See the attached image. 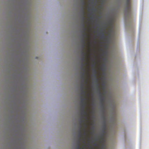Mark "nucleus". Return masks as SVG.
<instances>
[{
  "instance_id": "nucleus-4",
  "label": "nucleus",
  "mask_w": 149,
  "mask_h": 149,
  "mask_svg": "<svg viewBox=\"0 0 149 149\" xmlns=\"http://www.w3.org/2000/svg\"><path fill=\"white\" fill-rule=\"evenodd\" d=\"M87 88V87H84V86H81V92L83 96L81 97V99L82 100L84 98L85 100H86L87 98H86V96L88 97V95L86 91H85V89Z\"/></svg>"
},
{
  "instance_id": "nucleus-22",
  "label": "nucleus",
  "mask_w": 149,
  "mask_h": 149,
  "mask_svg": "<svg viewBox=\"0 0 149 149\" xmlns=\"http://www.w3.org/2000/svg\"><path fill=\"white\" fill-rule=\"evenodd\" d=\"M91 49H90V51H91Z\"/></svg>"
},
{
  "instance_id": "nucleus-6",
  "label": "nucleus",
  "mask_w": 149,
  "mask_h": 149,
  "mask_svg": "<svg viewBox=\"0 0 149 149\" xmlns=\"http://www.w3.org/2000/svg\"><path fill=\"white\" fill-rule=\"evenodd\" d=\"M86 79V77H81V86H87V82L86 81L85 83V80Z\"/></svg>"
},
{
  "instance_id": "nucleus-15",
  "label": "nucleus",
  "mask_w": 149,
  "mask_h": 149,
  "mask_svg": "<svg viewBox=\"0 0 149 149\" xmlns=\"http://www.w3.org/2000/svg\"><path fill=\"white\" fill-rule=\"evenodd\" d=\"M101 33L103 34V35L101 36V38H104V33L103 32H102Z\"/></svg>"
},
{
  "instance_id": "nucleus-7",
  "label": "nucleus",
  "mask_w": 149,
  "mask_h": 149,
  "mask_svg": "<svg viewBox=\"0 0 149 149\" xmlns=\"http://www.w3.org/2000/svg\"><path fill=\"white\" fill-rule=\"evenodd\" d=\"M84 65L83 64L82 65V67H81V69L82 70V72H81V77H86V70L84 68Z\"/></svg>"
},
{
  "instance_id": "nucleus-1",
  "label": "nucleus",
  "mask_w": 149,
  "mask_h": 149,
  "mask_svg": "<svg viewBox=\"0 0 149 149\" xmlns=\"http://www.w3.org/2000/svg\"><path fill=\"white\" fill-rule=\"evenodd\" d=\"M86 100L84 98L81 100V104L80 115L81 117L79 122V124L80 128H82L84 127H86L87 125V124L89 123L91 124L92 120L89 119L88 116V114L86 111L85 110L86 107V105L87 104Z\"/></svg>"
},
{
  "instance_id": "nucleus-17",
  "label": "nucleus",
  "mask_w": 149,
  "mask_h": 149,
  "mask_svg": "<svg viewBox=\"0 0 149 149\" xmlns=\"http://www.w3.org/2000/svg\"><path fill=\"white\" fill-rule=\"evenodd\" d=\"M83 19H85V17H83Z\"/></svg>"
},
{
  "instance_id": "nucleus-16",
  "label": "nucleus",
  "mask_w": 149,
  "mask_h": 149,
  "mask_svg": "<svg viewBox=\"0 0 149 149\" xmlns=\"http://www.w3.org/2000/svg\"><path fill=\"white\" fill-rule=\"evenodd\" d=\"M79 130H84H84H81V129Z\"/></svg>"
},
{
  "instance_id": "nucleus-20",
  "label": "nucleus",
  "mask_w": 149,
  "mask_h": 149,
  "mask_svg": "<svg viewBox=\"0 0 149 149\" xmlns=\"http://www.w3.org/2000/svg\"><path fill=\"white\" fill-rule=\"evenodd\" d=\"M97 86H99V84H97Z\"/></svg>"
},
{
  "instance_id": "nucleus-19",
  "label": "nucleus",
  "mask_w": 149,
  "mask_h": 149,
  "mask_svg": "<svg viewBox=\"0 0 149 149\" xmlns=\"http://www.w3.org/2000/svg\"><path fill=\"white\" fill-rule=\"evenodd\" d=\"M93 66H94L95 65V64H93Z\"/></svg>"
},
{
  "instance_id": "nucleus-12",
  "label": "nucleus",
  "mask_w": 149,
  "mask_h": 149,
  "mask_svg": "<svg viewBox=\"0 0 149 149\" xmlns=\"http://www.w3.org/2000/svg\"><path fill=\"white\" fill-rule=\"evenodd\" d=\"M82 13L83 16H84L85 14V11H84V10L83 8H82Z\"/></svg>"
},
{
  "instance_id": "nucleus-3",
  "label": "nucleus",
  "mask_w": 149,
  "mask_h": 149,
  "mask_svg": "<svg viewBox=\"0 0 149 149\" xmlns=\"http://www.w3.org/2000/svg\"><path fill=\"white\" fill-rule=\"evenodd\" d=\"M126 16L127 18L132 19V15L130 0H126Z\"/></svg>"
},
{
  "instance_id": "nucleus-23",
  "label": "nucleus",
  "mask_w": 149,
  "mask_h": 149,
  "mask_svg": "<svg viewBox=\"0 0 149 149\" xmlns=\"http://www.w3.org/2000/svg\"><path fill=\"white\" fill-rule=\"evenodd\" d=\"M80 131V132H81V131Z\"/></svg>"
},
{
  "instance_id": "nucleus-11",
  "label": "nucleus",
  "mask_w": 149,
  "mask_h": 149,
  "mask_svg": "<svg viewBox=\"0 0 149 149\" xmlns=\"http://www.w3.org/2000/svg\"><path fill=\"white\" fill-rule=\"evenodd\" d=\"M104 120L103 121V123L104 124V125L105 126H106V119L105 117H103Z\"/></svg>"
},
{
  "instance_id": "nucleus-9",
  "label": "nucleus",
  "mask_w": 149,
  "mask_h": 149,
  "mask_svg": "<svg viewBox=\"0 0 149 149\" xmlns=\"http://www.w3.org/2000/svg\"><path fill=\"white\" fill-rule=\"evenodd\" d=\"M100 139L102 142H104L105 140V136L103 134H102L100 136Z\"/></svg>"
},
{
  "instance_id": "nucleus-2",
  "label": "nucleus",
  "mask_w": 149,
  "mask_h": 149,
  "mask_svg": "<svg viewBox=\"0 0 149 149\" xmlns=\"http://www.w3.org/2000/svg\"><path fill=\"white\" fill-rule=\"evenodd\" d=\"M82 26L83 27V31L84 33V34L83 35V38L81 40V42L83 43V45H82V50L81 51V52H82V58H81V61L82 62V65L83 64L84 65V66L85 65H86L87 64V63H84L83 62L86 61V59H85L84 56L86 54V53L84 52L83 49L85 47V42L84 41V36H88V34L86 33L85 32V31L86 30V28H85V24L83 22V23L82 24Z\"/></svg>"
},
{
  "instance_id": "nucleus-10",
  "label": "nucleus",
  "mask_w": 149,
  "mask_h": 149,
  "mask_svg": "<svg viewBox=\"0 0 149 149\" xmlns=\"http://www.w3.org/2000/svg\"><path fill=\"white\" fill-rule=\"evenodd\" d=\"M94 73H95V79H96V82L97 83H98V79H97V78L96 77V75H95V74L96 73H97V71H96V70H95V69H94Z\"/></svg>"
},
{
  "instance_id": "nucleus-13",
  "label": "nucleus",
  "mask_w": 149,
  "mask_h": 149,
  "mask_svg": "<svg viewBox=\"0 0 149 149\" xmlns=\"http://www.w3.org/2000/svg\"><path fill=\"white\" fill-rule=\"evenodd\" d=\"M111 26H112L113 25V21L112 20L111 21L109 22Z\"/></svg>"
},
{
  "instance_id": "nucleus-21",
  "label": "nucleus",
  "mask_w": 149,
  "mask_h": 149,
  "mask_svg": "<svg viewBox=\"0 0 149 149\" xmlns=\"http://www.w3.org/2000/svg\"><path fill=\"white\" fill-rule=\"evenodd\" d=\"M88 72L87 74H88Z\"/></svg>"
},
{
  "instance_id": "nucleus-18",
  "label": "nucleus",
  "mask_w": 149,
  "mask_h": 149,
  "mask_svg": "<svg viewBox=\"0 0 149 149\" xmlns=\"http://www.w3.org/2000/svg\"><path fill=\"white\" fill-rule=\"evenodd\" d=\"M89 44H91V42H90L89 43Z\"/></svg>"
},
{
  "instance_id": "nucleus-8",
  "label": "nucleus",
  "mask_w": 149,
  "mask_h": 149,
  "mask_svg": "<svg viewBox=\"0 0 149 149\" xmlns=\"http://www.w3.org/2000/svg\"><path fill=\"white\" fill-rule=\"evenodd\" d=\"M78 145L77 147V149H84V148L85 147V145L83 146V148L81 147H80V142L79 139L78 140Z\"/></svg>"
},
{
  "instance_id": "nucleus-5",
  "label": "nucleus",
  "mask_w": 149,
  "mask_h": 149,
  "mask_svg": "<svg viewBox=\"0 0 149 149\" xmlns=\"http://www.w3.org/2000/svg\"><path fill=\"white\" fill-rule=\"evenodd\" d=\"M99 91L100 92V100L101 101V103L102 104V106L103 107V109L104 108V105L103 103V102L105 100V96H102V95H104L105 94V92H104L103 93H102L100 92V90H99Z\"/></svg>"
},
{
  "instance_id": "nucleus-14",
  "label": "nucleus",
  "mask_w": 149,
  "mask_h": 149,
  "mask_svg": "<svg viewBox=\"0 0 149 149\" xmlns=\"http://www.w3.org/2000/svg\"><path fill=\"white\" fill-rule=\"evenodd\" d=\"M82 5H83V7L84 5V4L85 3V2L84 1V0H82Z\"/></svg>"
}]
</instances>
